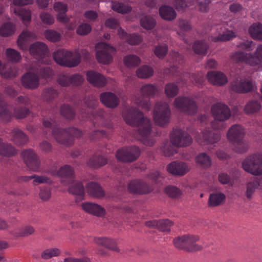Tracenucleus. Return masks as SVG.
<instances>
[{
    "instance_id": "nucleus-1",
    "label": "nucleus",
    "mask_w": 262,
    "mask_h": 262,
    "mask_svg": "<svg viewBox=\"0 0 262 262\" xmlns=\"http://www.w3.org/2000/svg\"><path fill=\"white\" fill-rule=\"evenodd\" d=\"M123 117L125 122L131 126H138L140 135L142 137H148L151 130L150 120L144 117L143 114L138 108L129 107L123 112Z\"/></svg>"
},
{
    "instance_id": "nucleus-2",
    "label": "nucleus",
    "mask_w": 262,
    "mask_h": 262,
    "mask_svg": "<svg viewBox=\"0 0 262 262\" xmlns=\"http://www.w3.org/2000/svg\"><path fill=\"white\" fill-rule=\"evenodd\" d=\"M200 239L198 235L185 234L176 237L173 240L174 247L180 250L187 252H193L200 251L203 247L197 243Z\"/></svg>"
},
{
    "instance_id": "nucleus-3",
    "label": "nucleus",
    "mask_w": 262,
    "mask_h": 262,
    "mask_svg": "<svg viewBox=\"0 0 262 262\" xmlns=\"http://www.w3.org/2000/svg\"><path fill=\"white\" fill-rule=\"evenodd\" d=\"M211 112L214 118L212 122V127L215 129L225 128V125L222 122L231 117L229 108L224 104L217 103L212 106Z\"/></svg>"
},
{
    "instance_id": "nucleus-4",
    "label": "nucleus",
    "mask_w": 262,
    "mask_h": 262,
    "mask_svg": "<svg viewBox=\"0 0 262 262\" xmlns=\"http://www.w3.org/2000/svg\"><path fill=\"white\" fill-rule=\"evenodd\" d=\"M53 56L59 66H78L81 61L79 53L64 49H59L54 52Z\"/></svg>"
},
{
    "instance_id": "nucleus-5",
    "label": "nucleus",
    "mask_w": 262,
    "mask_h": 262,
    "mask_svg": "<svg viewBox=\"0 0 262 262\" xmlns=\"http://www.w3.org/2000/svg\"><path fill=\"white\" fill-rule=\"evenodd\" d=\"M242 166L253 175H262V155L255 154L247 157L242 162Z\"/></svg>"
},
{
    "instance_id": "nucleus-6",
    "label": "nucleus",
    "mask_w": 262,
    "mask_h": 262,
    "mask_svg": "<svg viewBox=\"0 0 262 262\" xmlns=\"http://www.w3.org/2000/svg\"><path fill=\"white\" fill-rule=\"evenodd\" d=\"M140 149L136 146L123 147L119 149L116 154L117 159L123 163H132L139 158Z\"/></svg>"
},
{
    "instance_id": "nucleus-7",
    "label": "nucleus",
    "mask_w": 262,
    "mask_h": 262,
    "mask_svg": "<svg viewBox=\"0 0 262 262\" xmlns=\"http://www.w3.org/2000/svg\"><path fill=\"white\" fill-rule=\"evenodd\" d=\"M96 58L99 63L108 64L112 61L116 50L105 42H99L96 46Z\"/></svg>"
},
{
    "instance_id": "nucleus-8",
    "label": "nucleus",
    "mask_w": 262,
    "mask_h": 262,
    "mask_svg": "<svg viewBox=\"0 0 262 262\" xmlns=\"http://www.w3.org/2000/svg\"><path fill=\"white\" fill-rule=\"evenodd\" d=\"M170 110L167 103L160 102L156 104L154 118L157 124L163 126L166 125L169 120Z\"/></svg>"
},
{
    "instance_id": "nucleus-9",
    "label": "nucleus",
    "mask_w": 262,
    "mask_h": 262,
    "mask_svg": "<svg viewBox=\"0 0 262 262\" xmlns=\"http://www.w3.org/2000/svg\"><path fill=\"white\" fill-rule=\"evenodd\" d=\"M171 144L173 146L182 147L189 146L192 142V138L184 130L180 128H175L170 138Z\"/></svg>"
},
{
    "instance_id": "nucleus-10",
    "label": "nucleus",
    "mask_w": 262,
    "mask_h": 262,
    "mask_svg": "<svg viewBox=\"0 0 262 262\" xmlns=\"http://www.w3.org/2000/svg\"><path fill=\"white\" fill-rule=\"evenodd\" d=\"M174 104L179 110L189 115H193L197 112L195 101L189 97H179L174 100Z\"/></svg>"
},
{
    "instance_id": "nucleus-11",
    "label": "nucleus",
    "mask_w": 262,
    "mask_h": 262,
    "mask_svg": "<svg viewBox=\"0 0 262 262\" xmlns=\"http://www.w3.org/2000/svg\"><path fill=\"white\" fill-rule=\"evenodd\" d=\"M21 156L26 166L30 170L35 172L39 170L40 161L38 156L33 150L31 149L24 150L21 153Z\"/></svg>"
},
{
    "instance_id": "nucleus-12",
    "label": "nucleus",
    "mask_w": 262,
    "mask_h": 262,
    "mask_svg": "<svg viewBox=\"0 0 262 262\" xmlns=\"http://www.w3.org/2000/svg\"><path fill=\"white\" fill-rule=\"evenodd\" d=\"M128 190L132 193L142 195L151 192L154 188L143 180H135L128 184Z\"/></svg>"
},
{
    "instance_id": "nucleus-13",
    "label": "nucleus",
    "mask_w": 262,
    "mask_h": 262,
    "mask_svg": "<svg viewBox=\"0 0 262 262\" xmlns=\"http://www.w3.org/2000/svg\"><path fill=\"white\" fill-rule=\"evenodd\" d=\"M230 88L236 93L245 94L253 91L255 84L251 79L247 78L236 79L231 82Z\"/></svg>"
},
{
    "instance_id": "nucleus-14",
    "label": "nucleus",
    "mask_w": 262,
    "mask_h": 262,
    "mask_svg": "<svg viewBox=\"0 0 262 262\" xmlns=\"http://www.w3.org/2000/svg\"><path fill=\"white\" fill-rule=\"evenodd\" d=\"M30 54L37 60L44 61L49 53L48 46L42 42L37 41L31 44L29 48Z\"/></svg>"
},
{
    "instance_id": "nucleus-15",
    "label": "nucleus",
    "mask_w": 262,
    "mask_h": 262,
    "mask_svg": "<svg viewBox=\"0 0 262 262\" xmlns=\"http://www.w3.org/2000/svg\"><path fill=\"white\" fill-rule=\"evenodd\" d=\"M190 167L185 162L173 161L167 166V170L175 176H183L189 171Z\"/></svg>"
},
{
    "instance_id": "nucleus-16",
    "label": "nucleus",
    "mask_w": 262,
    "mask_h": 262,
    "mask_svg": "<svg viewBox=\"0 0 262 262\" xmlns=\"http://www.w3.org/2000/svg\"><path fill=\"white\" fill-rule=\"evenodd\" d=\"M52 135L56 141L60 144L66 146L73 144L72 139L68 135L67 128H55L52 130Z\"/></svg>"
},
{
    "instance_id": "nucleus-17",
    "label": "nucleus",
    "mask_w": 262,
    "mask_h": 262,
    "mask_svg": "<svg viewBox=\"0 0 262 262\" xmlns=\"http://www.w3.org/2000/svg\"><path fill=\"white\" fill-rule=\"evenodd\" d=\"M21 82L25 89L35 90L39 85V78L37 74L29 72L25 73L21 77Z\"/></svg>"
},
{
    "instance_id": "nucleus-18",
    "label": "nucleus",
    "mask_w": 262,
    "mask_h": 262,
    "mask_svg": "<svg viewBox=\"0 0 262 262\" xmlns=\"http://www.w3.org/2000/svg\"><path fill=\"white\" fill-rule=\"evenodd\" d=\"M245 135L244 128L239 124L232 125L229 129L227 137L232 143H238L242 141Z\"/></svg>"
},
{
    "instance_id": "nucleus-19",
    "label": "nucleus",
    "mask_w": 262,
    "mask_h": 262,
    "mask_svg": "<svg viewBox=\"0 0 262 262\" xmlns=\"http://www.w3.org/2000/svg\"><path fill=\"white\" fill-rule=\"evenodd\" d=\"M57 174L61 178V183L64 186L70 185L74 182V171L69 165H65L61 167Z\"/></svg>"
},
{
    "instance_id": "nucleus-20",
    "label": "nucleus",
    "mask_w": 262,
    "mask_h": 262,
    "mask_svg": "<svg viewBox=\"0 0 262 262\" xmlns=\"http://www.w3.org/2000/svg\"><path fill=\"white\" fill-rule=\"evenodd\" d=\"M145 224L149 228H157L162 232H169L170 227L173 225V223L168 219H164L148 221Z\"/></svg>"
},
{
    "instance_id": "nucleus-21",
    "label": "nucleus",
    "mask_w": 262,
    "mask_h": 262,
    "mask_svg": "<svg viewBox=\"0 0 262 262\" xmlns=\"http://www.w3.org/2000/svg\"><path fill=\"white\" fill-rule=\"evenodd\" d=\"M86 77L88 81L95 87L102 88L107 83V80L103 75L94 71H88Z\"/></svg>"
},
{
    "instance_id": "nucleus-22",
    "label": "nucleus",
    "mask_w": 262,
    "mask_h": 262,
    "mask_svg": "<svg viewBox=\"0 0 262 262\" xmlns=\"http://www.w3.org/2000/svg\"><path fill=\"white\" fill-rule=\"evenodd\" d=\"M254 58L251 54L237 51L231 56V60L236 63H245L249 66H254Z\"/></svg>"
},
{
    "instance_id": "nucleus-23",
    "label": "nucleus",
    "mask_w": 262,
    "mask_h": 262,
    "mask_svg": "<svg viewBox=\"0 0 262 262\" xmlns=\"http://www.w3.org/2000/svg\"><path fill=\"white\" fill-rule=\"evenodd\" d=\"M101 102L107 107L114 108L119 104V99L112 92H104L100 96Z\"/></svg>"
},
{
    "instance_id": "nucleus-24",
    "label": "nucleus",
    "mask_w": 262,
    "mask_h": 262,
    "mask_svg": "<svg viewBox=\"0 0 262 262\" xmlns=\"http://www.w3.org/2000/svg\"><path fill=\"white\" fill-rule=\"evenodd\" d=\"M82 209L86 212L98 217L104 216L105 210L100 205L90 202L82 204Z\"/></svg>"
},
{
    "instance_id": "nucleus-25",
    "label": "nucleus",
    "mask_w": 262,
    "mask_h": 262,
    "mask_svg": "<svg viewBox=\"0 0 262 262\" xmlns=\"http://www.w3.org/2000/svg\"><path fill=\"white\" fill-rule=\"evenodd\" d=\"M207 77L209 81L214 85L222 86L228 82L227 77L221 72L212 71L208 72Z\"/></svg>"
},
{
    "instance_id": "nucleus-26",
    "label": "nucleus",
    "mask_w": 262,
    "mask_h": 262,
    "mask_svg": "<svg viewBox=\"0 0 262 262\" xmlns=\"http://www.w3.org/2000/svg\"><path fill=\"white\" fill-rule=\"evenodd\" d=\"M94 242L98 246H103L109 250L119 252L120 249L115 240L107 237H95Z\"/></svg>"
},
{
    "instance_id": "nucleus-27",
    "label": "nucleus",
    "mask_w": 262,
    "mask_h": 262,
    "mask_svg": "<svg viewBox=\"0 0 262 262\" xmlns=\"http://www.w3.org/2000/svg\"><path fill=\"white\" fill-rule=\"evenodd\" d=\"M118 33L121 39H125L131 45H138L143 40V38L140 35L136 34H128L121 28L118 29Z\"/></svg>"
},
{
    "instance_id": "nucleus-28",
    "label": "nucleus",
    "mask_w": 262,
    "mask_h": 262,
    "mask_svg": "<svg viewBox=\"0 0 262 262\" xmlns=\"http://www.w3.org/2000/svg\"><path fill=\"white\" fill-rule=\"evenodd\" d=\"M86 190L90 195L94 198H101L105 195L104 191L102 187L95 182H92L88 183L86 186Z\"/></svg>"
},
{
    "instance_id": "nucleus-29",
    "label": "nucleus",
    "mask_w": 262,
    "mask_h": 262,
    "mask_svg": "<svg viewBox=\"0 0 262 262\" xmlns=\"http://www.w3.org/2000/svg\"><path fill=\"white\" fill-rule=\"evenodd\" d=\"M203 141H198L201 145L210 143L213 144L217 142L221 139V134L218 132H214L206 130L202 133Z\"/></svg>"
},
{
    "instance_id": "nucleus-30",
    "label": "nucleus",
    "mask_w": 262,
    "mask_h": 262,
    "mask_svg": "<svg viewBox=\"0 0 262 262\" xmlns=\"http://www.w3.org/2000/svg\"><path fill=\"white\" fill-rule=\"evenodd\" d=\"M159 14L161 17L166 20L171 21L175 19L177 13L171 7L163 5L159 8Z\"/></svg>"
},
{
    "instance_id": "nucleus-31",
    "label": "nucleus",
    "mask_w": 262,
    "mask_h": 262,
    "mask_svg": "<svg viewBox=\"0 0 262 262\" xmlns=\"http://www.w3.org/2000/svg\"><path fill=\"white\" fill-rule=\"evenodd\" d=\"M54 8L55 10L58 12L57 16V20L61 23H66L68 22V18L66 15L68 10L67 5L62 2H58L55 3Z\"/></svg>"
},
{
    "instance_id": "nucleus-32",
    "label": "nucleus",
    "mask_w": 262,
    "mask_h": 262,
    "mask_svg": "<svg viewBox=\"0 0 262 262\" xmlns=\"http://www.w3.org/2000/svg\"><path fill=\"white\" fill-rule=\"evenodd\" d=\"M226 199V195L221 192L211 193L208 200V206L211 207L218 206L223 204Z\"/></svg>"
},
{
    "instance_id": "nucleus-33",
    "label": "nucleus",
    "mask_w": 262,
    "mask_h": 262,
    "mask_svg": "<svg viewBox=\"0 0 262 262\" xmlns=\"http://www.w3.org/2000/svg\"><path fill=\"white\" fill-rule=\"evenodd\" d=\"M11 134L13 136V141L18 145H23L28 141V136L21 130L16 128L13 129Z\"/></svg>"
},
{
    "instance_id": "nucleus-34",
    "label": "nucleus",
    "mask_w": 262,
    "mask_h": 262,
    "mask_svg": "<svg viewBox=\"0 0 262 262\" xmlns=\"http://www.w3.org/2000/svg\"><path fill=\"white\" fill-rule=\"evenodd\" d=\"M235 37L234 32L232 31L224 29L222 32L218 33L217 36L211 37V40L213 42L225 41L232 39Z\"/></svg>"
},
{
    "instance_id": "nucleus-35",
    "label": "nucleus",
    "mask_w": 262,
    "mask_h": 262,
    "mask_svg": "<svg viewBox=\"0 0 262 262\" xmlns=\"http://www.w3.org/2000/svg\"><path fill=\"white\" fill-rule=\"evenodd\" d=\"M35 37V35L31 32L25 30L19 35L17 39V44L19 47L22 49H26L28 40Z\"/></svg>"
},
{
    "instance_id": "nucleus-36",
    "label": "nucleus",
    "mask_w": 262,
    "mask_h": 262,
    "mask_svg": "<svg viewBox=\"0 0 262 262\" xmlns=\"http://www.w3.org/2000/svg\"><path fill=\"white\" fill-rule=\"evenodd\" d=\"M140 92L142 96H145L148 98H153L158 93V88L152 84H146L141 87Z\"/></svg>"
},
{
    "instance_id": "nucleus-37",
    "label": "nucleus",
    "mask_w": 262,
    "mask_h": 262,
    "mask_svg": "<svg viewBox=\"0 0 262 262\" xmlns=\"http://www.w3.org/2000/svg\"><path fill=\"white\" fill-rule=\"evenodd\" d=\"M0 75L6 79H12L18 75L16 67H0Z\"/></svg>"
},
{
    "instance_id": "nucleus-38",
    "label": "nucleus",
    "mask_w": 262,
    "mask_h": 262,
    "mask_svg": "<svg viewBox=\"0 0 262 262\" xmlns=\"http://www.w3.org/2000/svg\"><path fill=\"white\" fill-rule=\"evenodd\" d=\"M259 186L260 182L257 179H254L253 181L249 182L246 184L245 195L248 200H250L252 199V196L255 193L256 189H257Z\"/></svg>"
},
{
    "instance_id": "nucleus-39",
    "label": "nucleus",
    "mask_w": 262,
    "mask_h": 262,
    "mask_svg": "<svg viewBox=\"0 0 262 262\" xmlns=\"http://www.w3.org/2000/svg\"><path fill=\"white\" fill-rule=\"evenodd\" d=\"M58 93L56 90L50 87L45 88L42 91V98L43 101L50 103L58 96Z\"/></svg>"
},
{
    "instance_id": "nucleus-40",
    "label": "nucleus",
    "mask_w": 262,
    "mask_h": 262,
    "mask_svg": "<svg viewBox=\"0 0 262 262\" xmlns=\"http://www.w3.org/2000/svg\"><path fill=\"white\" fill-rule=\"evenodd\" d=\"M12 114L7 108L6 102L0 97V118L4 122H9L12 119Z\"/></svg>"
},
{
    "instance_id": "nucleus-41",
    "label": "nucleus",
    "mask_w": 262,
    "mask_h": 262,
    "mask_svg": "<svg viewBox=\"0 0 262 262\" xmlns=\"http://www.w3.org/2000/svg\"><path fill=\"white\" fill-rule=\"evenodd\" d=\"M249 31L253 39L262 40V24H254L250 27Z\"/></svg>"
},
{
    "instance_id": "nucleus-42",
    "label": "nucleus",
    "mask_w": 262,
    "mask_h": 262,
    "mask_svg": "<svg viewBox=\"0 0 262 262\" xmlns=\"http://www.w3.org/2000/svg\"><path fill=\"white\" fill-rule=\"evenodd\" d=\"M93 117V123L94 126H99L101 125H104L103 119L105 116V113L102 109H98L92 114Z\"/></svg>"
},
{
    "instance_id": "nucleus-43",
    "label": "nucleus",
    "mask_w": 262,
    "mask_h": 262,
    "mask_svg": "<svg viewBox=\"0 0 262 262\" xmlns=\"http://www.w3.org/2000/svg\"><path fill=\"white\" fill-rule=\"evenodd\" d=\"M68 188V192L71 194L83 196L84 193V187L80 182H74Z\"/></svg>"
},
{
    "instance_id": "nucleus-44",
    "label": "nucleus",
    "mask_w": 262,
    "mask_h": 262,
    "mask_svg": "<svg viewBox=\"0 0 262 262\" xmlns=\"http://www.w3.org/2000/svg\"><path fill=\"white\" fill-rule=\"evenodd\" d=\"M54 74V71L50 67H40L37 70V75L39 78L46 80L51 79Z\"/></svg>"
},
{
    "instance_id": "nucleus-45",
    "label": "nucleus",
    "mask_w": 262,
    "mask_h": 262,
    "mask_svg": "<svg viewBox=\"0 0 262 262\" xmlns=\"http://www.w3.org/2000/svg\"><path fill=\"white\" fill-rule=\"evenodd\" d=\"M16 153V150L10 144L3 142L0 146V155L11 157L15 155Z\"/></svg>"
},
{
    "instance_id": "nucleus-46",
    "label": "nucleus",
    "mask_w": 262,
    "mask_h": 262,
    "mask_svg": "<svg viewBox=\"0 0 262 262\" xmlns=\"http://www.w3.org/2000/svg\"><path fill=\"white\" fill-rule=\"evenodd\" d=\"M15 25L11 23H6L0 28V35L7 37L13 34L15 31Z\"/></svg>"
},
{
    "instance_id": "nucleus-47",
    "label": "nucleus",
    "mask_w": 262,
    "mask_h": 262,
    "mask_svg": "<svg viewBox=\"0 0 262 262\" xmlns=\"http://www.w3.org/2000/svg\"><path fill=\"white\" fill-rule=\"evenodd\" d=\"M154 72L151 67H140L136 71V74L139 78L146 79L152 76Z\"/></svg>"
},
{
    "instance_id": "nucleus-48",
    "label": "nucleus",
    "mask_w": 262,
    "mask_h": 262,
    "mask_svg": "<svg viewBox=\"0 0 262 262\" xmlns=\"http://www.w3.org/2000/svg\"><path fill=\"white\" fill-rule=\"evenodd\" d=\"M208 48V44L201 40L196 41L193 45V50L194 53L199 55H206Z\"/></svg>"
},
{
    "instance_id": "nucleus-49",
    "label": "nucleus",
    "mask_w": 262,
    "mask_h": 262,
    "mask_svg": "<svg viewBox=\"0 0 262 262\" xmlns=\"http://www.w3.org/2000/svg\"><path fill=\"white\" fill-rule=\"evenodd\" d=\"M156 24V19L150 16H145L140 19L141 26L146 30L152 29Z\"/></svg>"
},
{
    "instance_id": "nucleus-50",
    "label": "nucleus",
    "mask_w": 262,
    "mask_h": 262,
    "mask_svg": "<svg viewBox=\"0 0 262 262\" xmlns=\"http://www.w3.org/2000/svg\"><path fill=\"white\" fill-rule=\"evenodd\" d=\"M107 161L106 159L101 156H94L89 161V165L94 167H99L105 165Z\"/></svg>"
},
{
    "instance_id": "nucleus-51",
    "label": "nucleus",
    "mask_w": 262,
    "mask_h": 262,
    "mask_svg": "<svg viewBox=\"0 0 262 262\" xmlns=\"http://www.w3.org/2000/svg\"><path fill=\"white\" fill-rule=\"evenodd\" d=\"M195 161L197 164L204 168L209 167L211 165L210 158L205 152L199 154L196 157Z\"/></svg>"
},
{
    "instance_id": "nucleus-52",
    "label": "nucleus",
    "mask_w": 262,
    "mask_h": 262,
    "mask_svg": "<svg viewBox=\"0 0 262 262\" xmlns=\"http://www.w3.org/2000/svg\"><path fill=\"white\" fill-rule=\"evenodd\" d=\"M61 254L60 249L57 248L47 249L42 251L41 257L43 259L47 260L53 257L59 256Z\"/></svg>"
},
{
    "instance_id": "nucleus-53",
    "label": "nucleus",
    "mask_w": 262,
    "mask_h": 262,
    "mask_svg": "<svg viewBox=\"0 0 262 262\" xmlns=\"http://www.w3.org/2000/svg\"><path fill=\"white\" fill-rule=\"evenodd\" d=\"M261 105L257 101H249L245 107V111L248 114H254L260 110Z\"/></svg>"
},
{
    "instance_id": "nucleus-54",
    "label": "nucleus",
    "mask_w": 262,
    "mask_h": 262,
    "mask_svg": "<svg viewBox=\"0 0 262 262\" xmlns=\"http://www.w3.org/2000/svg\"><path fill=\"white\" fill-rule=\"evenodd\" d=\"M165 93L168 98L175 97L179 92L178 86L173 83H169L165 86Z\"/></svg>"
},
{
    "instance_id": "nucleus-55",
    "label": "nucleus",
    "mask_w": 262,
    "mask_h": 262,
    "mask_svg": "<svg viewBox=\"0 0 262 262\" xmlns=\"http://www.w3.org/2000/svg\"><path fill=\"white\" fill-rule=\"evenodd\" d=\"M112 8L114 11L122 14L129 13L132 10L130 7L116 2L112 3Z\"/></svg>"
},
{
    "instance_id": "nucleus-56",
    "label": "nucleus",
    "mask_w": 262,
    "mask_h": 262,
    "mask_svg": "<svg viewBox=\"0 0 262 262\" xmlns=\"http://www.w3.org/2000/svg\"><path fill=\"white\" fill-rule=\"evenodd\" d=\"M30 111L26 107H16L14 109V116L18 119L26 118L29 115Z\"/></svg>"
},
{
    "instance_id": "nucleus-57",
    "label": "nucleus",
    "mask_w": 262,
    "mask_h": 262,
    "mask_svg": "<svg viewBox=\"0 0 262 262\" xmlns=\"http://www.w3.org/2000/svg\"><path fill=\"white\" fill-rule=\"evenodd\" d=\"M60 111L61 115L67 119H72L75 117V113L69 105H62Z\"/></svg>"
},
{
    "instance_id": "nucleus-58",
    "label": "nucleus",
    "mask_w": 262,
    "mask_h": 262,
    "mask_svg": "<svg viewBox=\"0 0 262 262\" xmlns=\"http://www.w3.org/2000/svg\"><path fill=\"white\" fill-rule=\"evenodd\" d=\"M195 0H175L174 5L179 11H182L187 7L195 5Z\"/></svg>"
},
{
    "instance_id": "nucleus-59",
    "label": "nucleus",
    "mask_w": 262,
    "mask_h": 262,
    "mask_svg": "<svg viewBox=\"0 0 262 262\" xmlns=\"http://www.w3.org/2000/svg\"><path fill=\"white\" fill-rule=\"evenodd\" d=\"M6 54L8 60L12 62H17L21 59L20 53L16 50L12 49H7L6 51Z\"/></svg>"
},
{
    "instance_id": "nucleus-60",
    "label": "nucleus",
    "mask_w": 262,
    "mask_h": 262,
    "mask_svg": "<svg viewBox=\"0 0 262 262\" xmlns=\"http://www.w3.org/2000/svg\"><path fill=\"white\" fill-rule=\"evenodd\" d=\"M123 61L124 66H139L141 59L136 55L130 54L124 57Z\"/></svg>"
},
{
    "instance_id": "nucleus-61",
    "label": "nucleus",
    "mask_w": 262,
    "mask_h": 262,
    "mask_svg": "<svg viewBox=\"0 0 262 262\" xmlns=\"http://www.w3.org/2000/svg\"><path fill=\"white\" fill-rule=\"evenodd\" d=\"M15 13L20 16L24 21L29 22L31 19V12L23 8H18L15 9Z\"/></svg>"
},
{
    "instance_id": "nucleus-62",
    "label": "nucleus",
    "mask_w": 262,
    "mask_h": 262,
    "mask_svg": "<svg viewBox=\"0 0 262 262\" xmlns=\"http://www.w3.org/2000/svg\"><path fill=\"white\" fill-rule=\"evenodd\" d=\"M168 50V48L166 44L159 45L155 47L154 53L159 58H163L167 54Z\"/></svg>"
},
{
    "instance_id": "nucleus-63",
    "label": "nucleus",
    "mask_w": 262,
    "mask_h": 262,
    "mask_svg": "<svg viewBox=\"0 0 262 262\" xmlns=\"http://www.w3.org/2000/svg\"><path fill=\"white\" fill-rule=\"evenodd\" d=\"M165 191L169 197L174 199L179 198L182 194L181 191L178 188L174 186H168L166 187Z\"/></svg>"
},
{
    "instance_id": "nucleus-64",
    "label": "nucleus",
    "mask_w": 262,
    "mask_h": 262,
    "mask_svg": "<svg viewBox=\"0 0 262 262\" xmlns=\"http://www.w3.org/2000/svg\"><path fill=\"white\" fill-rule=\"evenodd\" d=\"M34 228L31 225H27L22 227L19 232L17 233V237H27L32 235L35 232Z\"/></svg>"
}]
</instances>
